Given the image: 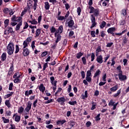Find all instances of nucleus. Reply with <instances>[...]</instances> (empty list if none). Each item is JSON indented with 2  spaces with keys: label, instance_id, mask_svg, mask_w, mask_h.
Here are the masks:
<instances>
[{
  "label": "nucleus",
  "instance_id": "47",
  "mask_svg": "<svg viewBox=\"0 0 129 129\" xmlns=\"http://www.w3.org/2000/svg\"><path fill=\"white\" fill-rule=\"evenodd\" d=\"M19 51H20V49L19 48V45H16L15 54H17V53H19Z\"/></svg>",
  "mask_w": 129,
  "mask_h": 129
},
{
  "label": "nucleus",
  "instance_id": "41",
  "mask_svg": "<svg viewBox=\"0 0 129 129\" xmlns=\"http://www.w3.org/2000/svg\"><path fill=\"white\" fill-rule=\"evenodd\" d=\"M23 111H24V107L21 106L19 108V109H18L19 113H21L23 112Z\"/></svg>",
  "mask_w": 129,
  "mask_h": 129
},
{
  "label": "nucleus",
  "instance_id": "62",
  "mask_svg": "<svg viewBox=\"0 0 129 129\" xmlns=\"http://www.w3.org/2000/svg\"><path fill=\"white\" fill-rule=\"evenodd\" d=\"M20 81V79H17V78H16L14 80V83H19Z\"/></svg>",
  "mask_w": 129,
  "mask_h": 129
},
{
  "label": "nucleus",
  "instance_id": "5",
  "mask_svg": "<svg viewBox=\"0 0 129 129\" xmlns=\"http://www.w3.org/2000/svg\"><path fill=\"white\" fill-rule=\"evenodd\" d=\"M91 82V77H86V80H84L83 81V83L85 85H87L88 84V83Z\"/></svg>",
  "mask_w": 129,
  "mask_h": 129
},
{
  "label": "nucleus",
  "instance_id": "24",
  "mask_svg": "<svg viewBox=\"0 0 129 129\" xmlns=\"http://www.w3.org/2000/svg\"><path fill=\"white\" fill-rule=\"evenodd\" d=\"M56 40L55 43H58L59 41H61V35L60 34H56Z\"/></svg>",
  "mask_w": 129,
  "mask_h": 129
},
{
  "label": "nucleus",
  "instance_id": "45",
  "mask_svg": "<svg viewBox=\"0 0 129 129\" xmlns=\"http://www.w3.org/2000/svg\"><path fill=\"white\" fill-rule=\"evenodd\" d=\"M91 125V122L90 121H88L86 123V127H89Z\"/></svg>",
  "mask_w": 129,
  "mask_h": 129
},
{
  "label": "nucleus",
  "instance_id": "3",
  "mask_svg": "<svg viewBox=\"0 0 129 129\" xmlns=\"http://www.w3.org/2000/svg\"><path fill=\"white\" fill-rule=\"evenodd\" d=\"M11 21L12 22H19V23H20L21 22H22V17H17L16 15H13L11 18Z\"/></svg>",
  "mask_w": 129,
  "mask_h": 129
},
{
  "label": "nucleus",
  "instance_id": "2",
  "mask_svg": "<svg viewBox=\"0 0 129 129\" xmlns=\"http://www.w3.org/2000/svg\"><path fill=\"white\" fill-rule=\"evenodd\" d=\"M14 34L15 33V31L13 30V28L8 27L7 28V29L4 31V35H9L10 34Z\"/></svg>",
  "mask_w": 129,
  "mask_h": 129
},
{
  "label": "nucleus",
  "instance_id": "21",
  "mask_svg": "<svg viewBox=\"0 0 129 129\" xmlns=\"http://www.w3.org/2000/svg\"><path fill=\"white\" fill-rule=\"evenodd\" d=\"M57 101H58V102H65V101H66V100L65 99V98L61 97V98H58L57 99Z\"/></svg>",
  "mask_w": 129,
  "mask_h": 129
},
{
  "label": "nucleus",
  "instance_id": "15",
  "mask_svg": "<svg viewBox=\"0 0 129 129\" xmlns=\"http://www.w3.org/2000/svg\"><path fill=\"white\" fill-rule=\"evenodd\" d=\"M66 122V120L63 119L62 120H57L56 121V124L57 125H59V124H61V125H62V124H64Z\"/></svg>",
  "mask_w": 129,
  "mask_h": 129
},
{
  "label": "nucleus",
  "instance_id": "55",
  "mask_svg": "<svg viewBox=\"0 0 129 129\" xmlns=\"http://www.w3.org/2000/svg\"><path fill=\"white\" fill-rule=\"evenodd\" d=\"M11 127L9 129H16V125L15 124H11Z\"/></svg>",
  "mask_w": 129,
  "mask_h": 129
},
{
  "label": "nucleus",
  "instance_id": "30",
  "mask_svg": "<svg viewBox=\"0 0 129 129\" xmlns=\"http://www.w3.org/2000/svg\"><path fill=\"white\" fill-rule=\"evenodd\" d=\"M116 70L118 71V74H120V73H122V71H121V66H119L116 68Z\"/></svg>",
  "mask_w": 129,
  "mask_h": 129
},
{
  "label": "nucleus",
  "instance_id": "58",
  "mask_svg": "<svg viewBox=\"0 0 129 129\" xmlns=\"http://www.w3.org/2000/svg\"><path fill=\"white\" fill-rule=\"evenodd\" d=\"M113 105H114V102H113V101L112 100H110V102H109V103L108 104V105L109 106H110V105L112 106Z\"/></svg>",
  "mask_w": 129,
  "mask_h": 129
},
{
  "label": "nucleus",
  "instance_id": "1",
  "mask_svg": "<svg viewBox=\"0 0 129 129\" xmlns=\"http://www.w3.org/2000/svg\"><path fill=\"white\" fill-rule=\"evenodd\" d=\"M14 50V43L13 42H10L7 46V52L8 54L10 55H13Z\"/></svg>",
  "mask_w": 129,
  "mask_h": 129
},
{
  "label": "nucleus",
  "instance_id": "16",
  "mask_svg": "<svg viewBox=\"0 0 129 129\" xmlns=\"http://www.w3.org/2000/svg\"><path fill=\"white\" fill-rule=\"evenodd\" d=\"M109 2V0H101V3H102L103 7H106Z\"/></svg>",
  "mask_w": 129,
  "mask_h": 129
},
{
  "label": "nucleus",
  "instance_id": "53",
  "mask_svg": "<svg viewBox=\"0 0 129 129\" xmlns=\"http://www.w3.org/2000/svg\"><path fill=\"white\" fill-rule=\"evenodd\" d=\"M47 54H48V52L47 51H44L41 53V57H45V56H46V55H47Z\"/></svg>",
  "mask_w": 129,
  "mask_h": 129
},
{
  "label": "nucleus",
  "instance_id": "61",
  "mask_svg": "<svg viewBox=\"0 0 129 129\" xmlns=\"http://www.w3.org/2000/svg\"><path fill=\"white\" fill-rule=\"evenodd\" d=\"M46 127L47 128L52 129V128H53V125H52V124L47 125L46 126Z\"/></svg>",
  "mask_w": 129,
  "mask_h": 129
},
{
  "label": "nucleus",
  "instance_id": "8",
  "mask_svg": "<svg viewBox=\"0 0 129 129\" xmlns=\"http://www.w3.org/2000/svg\"><path fill=\"white\" fill-rule=\"evenodd\" d=\"M50 79L52 85H53L56 87V86L57 85V81H55V78L54 77H51Z\"/></svg>",
  "mask_w": 129,
  "mask_h": 129
},
{
  "label": "nucleus",
  "instance_id": "6",
  "mask_svg": "<svg viewBox=\"0 0 129 129\" xmlns=\"http://www.w3.org/2000/svg\"><path fill=\"white\" fill-rule=\"evenodd\" d=\"M107 32L108 34H111L112 36H114V32H115V28L111 27L108 29Z\"/></svg>",
  "mask_w": 129,
  "mask_h": 129
},
{
  "label": "nucleus",
  "instance_id": "9",
  "mask_svg": "<svg viewBox=\"0 0 129 129\" xmlns=\"http://www.w3.org/2000/svg\"><path fill=\"white\" fill-rule=\"evenodd\" d=\"M63 32V26L61 25L59 27L58 31L55 33L54 36L56 37L57 34H61Z\"/></svg>",
  "mask_w": 129,
  "mask_h": 129
},
{
  "label": "nucleus",
  "instance_id": "10",
  "mask_svg": "<svg viewBox=\"0 0 129 129\" xmlns=\"http://www.w3.org/2000/svg\"><path fill=\"white\" fill-rule=\"evenodd\" d=\"M32 107V102L30 101H29L28 103V105L27 107L25 108V110L27 111V112H29L30 111V110L31 109Z\"/></svg>",
  "mask_w": 129,
  "mask_h": 129
},
{
  "label": "nucleus",
  "instance_id": "52",
  "mask_svg": "<svg viewBox=\"0 0 129 129\" xmlns=\"http://www.w3.org/2000/svg\"><path fill=\"white\" fill-rule=\"evenodd\" d=\"M99 52H101V48L100 46H98L96 50V53H99Z\"/></svg>",
  "mask_w": 129,
  "mask_h": 129
},
{
  "label": "nucleus",
  "instance_id": "44",
  "mask_svg": "<svg viewBox=\"0 0 129 129\" xmlns=\"http://www.w3.org/2000/svg\"><path fill=\"white\" fill-rule=\"evenodd\" d=\"M91 72H92L91 71L88 70V71L87 72L86 76H87V77H91V76H92Z\"/></svg>",
  "mask_w": 129,
  "mask_h": 129
},
{
  "label": "nucleus",
  "instance_id": "51",
  "mask_svg": "<svg viewBox=\"0 0 129 129\" xmlns=\"http://www.w3.org/2000/svg\"><path fill=\"white\" fill-rule=\"evenodd\" d=\"M95 57V54H94V53H92L91 56L92 62L93 61V60H94Z\"/></svg>",
  "mask_w": 129,
  "mask_h": 129
},
{
  "label": "nucleus",
  "instance_id": "25",
  "mask_svg": "<svg viewBox=\"0 0 129 129\" xmlns=\"http://www.w3.org/2000/svg\"><path fill=\"white\" fill-rule=\"evenodd\" d=\"M45 6L44 8L45 10H48L50 9V5H49V2H45L44 3Z\"/></svg>",
  "mask_w": 129,
  "mask_h": 129
},
{
  "label": "nucleus",
  "instance_id": "37",
  "mask_svg": "<svg viewBox=\"0 0 129 129\" xmlns=\"http://www.w3.org/2000/svg\"><path fill=\"white\" fill-rule=\"evenodd\" d=\"M14 94V92H11L10 94H8L5 96L6 98H9V97H11L12 95Z\"/></svg>",
  "mask_w": 129,
  "mask_h": 129
},
{
  "label": "nucleus",
  "instance_id": "23",
  "mask_svg": "<svg viewBox=\"0 0 129 129\" xmlns=\"http://www.w3.org/2000/svg\"><path fill=\"white\" fill-rule=\"evenodd\" d=\"M40 34H41V29H38L35 31V37H39L40 36Z\"/></svg>",
  "mask_w": 129,
  "mask_h": 129
},
{
  "label": "nucleus",
  "instance_id": "36",
  "mask_svg": "<svg viewBox=\"0 0 129 129\" xmlns=\"http://www.w3.org/2000/svg\"><path fill=\"white\" fill-rule=\"evenodd\" d=\"M28 44L29 42H27V41H26V40L24 41L23 42V48L25 49V48H27Z\"/></svg>",
  "mask_w": 129,
  "mask_h": 129
},
{
  "label": "nucleus",
  "instance_id": "64",
  "mask_svg": "<svg viewBox=\"0 0 129 129\" xmlns=\"http://www.w3.org/2000/svg\"><path fill=\"white\" fill-rule=\"evenodd\" d=\"M70 126H72V127H73L74 125H75V122L74 121H71L70 124Z\"/></svg>",
  "mask_w": 129,
  "mask_h": 129
},
{
  "label": "nucleus",
  "instance_id": "50",
  "mask_svg": "<svg viewBox=\"0 0 129 129\" xmlns=\"http://www.w3.org/2000/svg\"><path fill=\"white\" fill-rule=\"evenodd\" d=\"M64 19L65 18L63 16H58L57 20H58V21H63Z\"/></svg>",
  "mask_w": 129,
  "mask_h": 129
},
{
  "label": "nucleus",
  "instance_id": "54",
  "mask_svg": "<svg viewBox=\"0 0 129 129\" xmlns=\"http://www.w3.org/2000/svg\"><path fill=\"white\" fill-rule=\"evenodd\" d=\"M50 31L51 33H55V32H57V30H56V28H54V27H51Z\"/></svg>",
  "mask_w": 129,
  "mask_h": 129
},
{
  "label": "nucleus",
  "instance_id": "13",
  "mask_svg": "<svg viewBox=\"0 0 129 129\" xmlns=\"http://www.w3.org/2000/svg\"><path fill=\"white\" fill-rule=\"evenodd\" d=\"M14 117L15 121H17V122H19V121L21 120V116L17 115V114H14L13 115V118Z\"/></svg>",
  "mask_w": 129,
  "mask_h": 129
},
{
  "label": "nucleus",
  "instance_id": "29",
  "mask_svg": "<svg viewBox=\"0 0 129 129\" xmlns=\"http://www.w3.org/2000/svg\"><path fill=\"white\" fill-rule=\"evenodd\" d=\"M89 9H90V14H93V13L95 12V11H96V10H97V9H95L94 8H93V7H90Z\"/></svg>",
  "mask_w": 129,
  "mask_h": 129
},
{
  "label": "nucleus",
  "instance_id": "32",
  "mask_svg": "<svg viewBox=\"0 0 129 129\" xmlns=\"http://www.w3.org/2000/svg\"><path fill=\"white\" fill-rule=\"evenodd\" d=\"M29 23H31L32 25H37L38 24V22L36 21V19H33L32 21H29Z\"/></svg>",
  "mask_w": 129,
  "mask_h": 129
},
{
  "label": "nucleus",
  "instance_id": "17",
  "mask_svg": "<svg viewBox=\"0 0 129 129\" xmlns=\"http://www.w3.org/2000/svg\"><path fill=\"white\" fill-rule=\"evenodd\" d=\"M45 87H44V85H43V84H41L39 87V90L40 91H42V93H44V92L45 91Z\"/></svg>",
  "mask_w": 129,
  "mask_h": 129
},
{
  "label": "nucleus",
  "instance_id": "19",
  "mask_svg": "<svg viewBox=\"0 0 129 129\" xmlns=\"http://www.w3.org/2000/svg\"><path fill=\"white\" fill-rule=\"evenodd\" d=\"M33 93V90H30L28 92V91H26L25 94L26 96H29V95H31V94H32Z\"/></svg>",
  "mask_w": 129,
  "mask_h": 129
},
{
  "label": "nucleus",
  "instance_id": "12",
  "mask_svg": "<svg viewBox=\"0 0 129 129\" xmlns=\"http://www.w3.org/2000/svg\"><path fill=\"white\" fill-rule=\"evenodd\" d=\"M118 78L119 80H125L126 79V76L124 75H122V73L118 74Z\"/></svg>",
  "mask_w": 129,
  "mask_h": 129
},
{
  "label": "nucleus",
  "instance_id": "40",
  "mask_svg": "<svg viewBox=\"0 0 129 129\" xmlns=\"http://www.w3.org/2000/svg\"><path fill=\"white\" fill-rule=\"evenodd\" d=\"M94 14L93 15V16H95V17H98V15H99V12L97 10H95V11L94 12Z\"/></svg>",
  "mask_w": 129,
  "mask_h": 129
},
{
  "label": "nucleus",
  "instance_id": "33",
  "mask_svg": "<svg viewBox=\"0 0 129 129\" xmlns=\"http://www.w3.org/2000/svg\"><path fill=\"white\" fill-rule=\"evenodd\" d=\"M7 59V54L5 53H3L2 55V61H5Z\"/></svg>",
  "mask_w": 129,
  "mask_h": 129
},
{
  "label": "nucleus",
  "instance_id": "20",
  "mask_svg": "<svg viewBox=\"0 0 129 129\" xmlns=\"http://www.w3.org/2000/svg\"><path fill=\"white\" fill-rule=\"evenodd\" d=\"M33 10H34V11H36V10H37V4H38V0H33Z\"/></svg>",
  "mask_w": 129,
  "mask_h": 129
},
{
  "label": "nucleus",
  "instance_id": "31",
  "mask_svg": "<svg viewBox=\"0 0 129 129\" xmlns=\"http://www.w3.org/2000/svg\"><path fill=\"white\" fill-rule=\"evenodd\" d=\"M9 23H10V20L6 19V20H5L4 24H5V28H7V27H8V25H9Z\"/></svg>",
  "mask_w": 129,
  "mask_h": 129
},
{
  "label": "nucleus",
  "instance_id": "11",
  "mask_svg": "<svg viewBox=\"0 0 129 129\" xmlns=\"http://www.w3.org/2000/svg\"><path fill=\"white\" fill-rule=\"evenodd\" d=\"M103 58H102V55H99L98 57H97V62H98V63H99V64H101L102 62H103Z\"/></svg>",
  "mask_w": 129,
  "mask_h": 129
},
{
  "label": "nucleus",
  "instance_id": "26",
  "mask_svg": "<svg viewBox=\"0 0 129 129\" xmlns=\"http://www.w3.org/2000/svg\"><path fill=\"white\" fill-rule=\"evenodd\" d=\"M99 75H100V71L99 70H97L94 74V78L97 77V76H99Z\"/></svg>",
  "mask_w": 129,
  "mask_h": 129
},
{
  "label": "nucleus",
  "instance_id": "34",
  "mask_svg": "<svg viewBox=\"0 0 129 129\" xmlns=\"http://www.w3.org/2000/svg\"><path fill=\"white\" fill-rule=\"evenodd\" d=\"M83 53L80 52L78 53H77L76 57L77 59H80V57H81V56H83Z\"/></svg>",
  "mask_w": 129,
  "mask_h": 129
},
{
  "label": "nucleus",
  "instance_id": "4",
  "mask_svg": "<svg viewBox=\"0 0 129 129\" xmlns=\"http://www.w3.org/2000/svg\"><path fill=\"white\" fill-rule=\"evenodd\" d=\"M91 20L92 22V25L91 26V29H92V28H94V27H95L97 25V23L95 22V17H94V16H93V15H91Z\"/></svg>",
  "mask_w": 129,
  "mask_h": 129
},
{
  "label": "nucleus",
  "instance_id": "38",
  "mask_svg": "<svg viewBox=\"0 0 129 129\" xmlns=\"http://www.w3.org/2000/svg\"><path fill=\"white\" fill-rule=\"evenodd\" d=\"M126 43H127V38H126V37H125L123 39L122 45L123 46V45H124V44H126Z\"/></svg>",
  "mask_w": 129,
  "mask_h": 129
},
{
  "label": "nucleus",
  "instance_id": "27",
  "mask_svg": "<svg viewBox=\"0 0 129 129\" xmlns=\"http://www.w3.org/2000/svg\"><path fill=\"white\" fill-rule=\"evenodd\" d=\"M105 26H106V22L105 21H102L101 24L100 25V27L101 29H103Z\"/></svg>",
  "mask_w": 129,
  "mask_h": 129
},
{
  "label": "nucleus",
  "instance_id": "35",
  "mask_svg": "<svg viewBox=\"0 0 129 129\" xmlns=\"http://www.w3.org/2000/svg\"><path fill=\"white\" fill-rule=\"evenodd\" d=\"M5 104L7 105V106H8V107H11V103H10V100H6L5 102Z\"/></svg>",
  "mask_w": 129,
  "mask_h": 129
},
{
  "label": "nucleus",
  "instance_id": "56",
  "mask_svg": "<svg viewBox=\"0 0 129 129\" xmlns=\"http://www.w3.org/2000/svg\"><path fill=\"white\" fill-rule=\"evenodd\" d=\"M81 74L83 79H84L85 78V73H84V71H82Z\"/></svg>",
  "mask_w": 129,
  "mask_h": 129
},
{
  "label": "nucleus",
  "instance_id": "22",
  "mask_svg": "<svg viewBox=\"0 0 129 129\" xmlns=\"http://www.w3.org/2000/svg\"><path fill=\"white\" fill-rule=\"evenodd\" d=\"M22 22H23V21H20V22H19V23H18L17 24V25L16 26V27L15 28L16 31H19V30H20V28L21 26H22Z\"/></svg>",
  "mask_w": 129,
  "mask_h": 129
},
{
  "label": "nucleus",
  "instance_id": "48",
  "mask_svg": "<svg viewBox=\"0 0 129 129\" xmlns=\"http://www.w3.org/2000/svg\"><path fill=\"white\" fill-rule=\"evenodd\" d=\"M77 13H78V16H80V14L81 13V8H80V7H78L77 8Z\"/></svg>",
  "mask_w": 129,
  "mask_h": 129
},
{
  "label": "nucleus",
  "instance_id": "42",
  "mask_svg": "<svg viewBox=\"0 0 129 129\" xmlns=\"http://www.w3.org/2000/svg\"><path fill=\"white\" fill-rule=\"evenodd\" d=\"M69 103L71 105H75V104H77V102H76V101H70Z\"/></svg>",
  "mask_w": 129,
  "mask_h": 129
},
{
  "label": "nucleus",
  "instance_id": "43",
  "mask_svg": "<svg viewBox=\"0 0 129 129\" xmlns=\"http://www.w3.org/2000/svg\"><path fill=\"white\" fill-rule=\"evenodd\" d=\"M120 90L121 89L117 91V93L114 95V97H117V96H118L119 94H120V92H121Z\"/></svg>",
  "mask_w": 129,
  "mask_h": 129
},
{
  "label": "nucleus",
  "instance_id": "57",
  "mask_svg": "<svg viewBox=\"0 0 129 129\" xmlns=\"http://www.w3.org/2000/svg\"><path fill=\"white\" fill-rule=\"evenodd\" d=\"M13 86H14V85L13 84V83H11L9 85V90H13Z\"/></svg>",
  "mask_w": 129,
  "mask_h": 129
},
{
  "label": "nucleus",
  "instance_id": "63",
  "mask_svg": "<svg viewBox=\"0 0 129 129\" xmlns=\"http://www.w3.org/2000/svg\"><path fill=\"white\" fill-rule=\"evenodd\" d=\"M65 7H66V9L67 10H69V9H70V6H69V4H65Z\"/></svg>",
  "mask_w": 129,
  "mask_h": 129
},
{
  "label": "nucleus",
  "instance_id": "46",
  "mask_svg": "<svg viewBox=\"0 0 129 129\" xmlns=\"http://www.w3.org/2000/svg\"><path fill=\"white\" fill-rule=\"evenodd\" d=\"M96 121L100 120V114H98L95 117Z\"/></svg>",
  "mask_w": 129,
  "mask_h": 129
},
{
  "label": "nucleus",
  "instance_id": "49",
  "mask_svg": "<svg viewBox=\"0 0 129 129\" xmlns=\"http://www.w3.org/2000/svg\"><path fill=\"white\" fill-rule=\"evenodd\" d=\"M82 60L84 65H85L86 64V58H85V57H83L82 58Z\"/></svg>",
  "mask_w": 129,
  "mask_h": 129
},
{
  "label": "nucleus",
  "instance_id": "59",
  "mask_svg": "<svg viewBox=\"0 0 129 129\" xmlns=\"http://www.w3.org/2000/svg\"><path fill=\"white\" fill-rule=\"evenodd\" d=\"M122 11V14L123 15V16H126V10L123 9Z\"/></svg>",
  "mask_w": 129,
  "mask_h": 129
},
{
  "label": "nucleus",
  "instance_id": "14",
  "mask_svg": "<svg viewBox=\"0 0 129 129\" xmlns=\"http://www.w3.org/2000/svg\"><path fill=\"white\" fill-rule=\"evenodd\" d=\"M68 24L69 28H73V26H74V21L73 20H71L68 22Z\"/></svg>",
  "mask_w": 129,
  "mask_h": 129
},
{
  "label": "nucleus",
  "instance_id": "18",
  "mask_svg": "<svg viewBox=\"0 0 129 129\" xmlns=\"http://www.w3.org/2000/svg\"><path fill=\"white\" fill-rule=\"evenodd\" d=\"M117 88H118V86L117 85L114 86V87L110 88V91L112 92H114V91H116L117 90Z\"/></svg>",
  "mask_w": 129,
  "mask_h": 129
},
{
  "label": "nucleus",
  "instance_id": "60",
  "mask_svg": "<svg viewBox=\"0 0 129 129\" xmlns=\"http://www.w3.org/2000/svg\"><path fill=\"white\" fill-rule=\"evenodd\" d=\"M91 35L92 37H93V38L95 37V31H92L91 32Z\"/></svg>",
  "mask_w": 129,
  "mask_h": 129
},
{
  "label": "nucleus",
  "instance_id": "7",
  "mask_svg": "<svg viewBox=\"0 0 129 129\" xmlns=\"http://www.w3.org/2000/svg\"><path fill=\"white\" fill-rule=\"evenodd\" d=\"M30 54V51L28 48H24L23 49V54L24 57H27V56H29Z\"/></svg>",
  "mask_w": 129,
  "mask_h": 129
},
{
  "label": "nucleus",
  "instance_id": "39",
  "mask_svg": "<svg viewBox=\"0 0 129 129\" xmlns=\"http://www.w3.org/2000/svg\"><path fill=\"white\" fill-rule=\"evenodd\" d=\"M33 39V37L30 36L28 37L26 39V41H27L28 43H30V42H31L32 41V39Z\"/></svg>",
  "mask_w": 129,
  "mask_h": 129
},
{
  "label": "nucleus",
  "instance_id": "28",
  "mask_svg": "<svg viewBox=\"0 0 129 129\" xmlns=\"http://www.w3.org/2000/svg\"><path fill=\"white\" fill-rule=\"evenodd\" d=\"M2 119L4 123H9V122H10V120H9V119L6 118L5 117H2Z\"/></svg>",
  "mask_w": 129,
  "mask_h": 129
}]
</instances>
